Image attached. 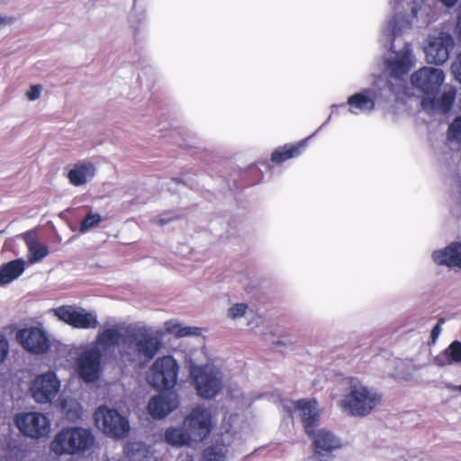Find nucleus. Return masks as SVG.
<instances>
[{
  "label": "nucleus",
  "instance_id": "nucleus-1",
  "mask_svg": "<svg viewBox=\"0 0 461 461\" xmlns=\"http://www.w3.org/2000/svg\"><path fill=\"white\" fill-rule=\"evenodd\" d=\"M393 16L384 26L381 41L390 48L384 59V70L389 77L402 79L415 66L416 58L411 43L402 38L413 29L428 26L434 21L432 7L422 0H391Z\"/></svg>",
  "mask_w": 461,
  "mask_h": 461
},
{
  "label": "nucleus",
  "instance_id": "nucleus-2",
  "mask_svg": "<svg viewBox=\"0 0 461 461\" xmlns=\"http://www.w3.org/2000/svg\"><path fill=\"white\" fill-rule=\"evenodd\" d=\"M118 346L121 360L124 364L141 366L159 351L162 341L159 334L148 326L128 325L113 321L105 322L99 330L95 345L102 353L113 350Z\"/></svg>",
  "mask_w": 461,
  "mask_h": 461
},
{
  "label": "nucleus",
  "instance_id": "nucleus-3",
  "mask_svg": "<svg viewBox=\"0 0 461 461\" xmlns=\"http://www.w3.org/2000/svg\"><path fill=\"white\" fill-rule=\"evenodd\" d=\"M445 80L442 69L423 67L411 76L412 86L424 94L421 106L429 113H446L454 103L456 90L450 87L437 97V94Z\"/></svg>",
  "mask_w": 461,
  "mask_h": 461
},
{
  "label": "nucleus",
  "instance_id": "nucleus-4",
  "mask_svg": "<svg viewBox=\"0 0 461 461\" xmlns=\"http://www.w3.org/2000/svg\"><path fill=\"white\" fill-rule=\"evenodd\" d=\"M381 400L382 395L375 388L357 378H350L347 392L339 401L338 405L347 415L366 417L377 407Z\"/></svg>",
  "mask_w": 461,
  "mask_h": 461
},
{
  "label": "nucleus",
  "instance_id": "nucleus-5",
  "mask_svg": "<svg viewBox=\"0 0 461 461\" xmlns=\"http://www.w3.org/2000/svg\"><path fill=\"white\" fill-rule=\"evenodd\" d=\"M212 429V415L208 409L197 407L185 419L184 428H168L165 440L176 447L188 445L192 439L203 440Z\"/></svg>",
  "mask_w": 461,
  "mask_h": 461
},
{
  "label": "nucleus",
  "instance_id": "nucleus-6",
  "mask_svg": "<svg viewBox=\"0 0 461 461\" xmlns=\"http://www.w3.org/2000/svg\"><path fill=\"white\" fill-rule=\"evenodd\" d=\"M393 88L383 77L375 78L372 86L348 96V111L354 115L370 114L377 105L386 101L392 95Z\"/></svg>",
  "mask_w": 461,
  "mask_h": 461
},
{
  "label": "nucleus",
  "instance_id": "nucleus-7",
  "mask_svg": "<svg viewBox=\"0 0 461 461\" xmlns=\"http://www.w3.org/2000/svg\"><path fill=\"white\" fill-rule=\"evenodd\" d=\"M179 365L172 356L158 357L147 372V382L158 390H170L177 382Z\"/></svg>",
  "mask_w": 461,
  "mask_h": 461
},
{
  "label": "nucleus",
  "instance_id": "nucleus-8",
  "mask_svg": "<svg viewBox=\"0 0 461 461\" xmlns=\"http://www.w3.org/2000/svg\"><path fill=\"white\" fill-rule=\"evenodd\" d=\"M94 442L88 429L72 428L62 429L51 443V449L58 455L73 454L87 449Z\"/></svg>",
  "mask_w": 461,
  "mask_h": 461
},
{
  "label": "nucleus",
  "instance_id": "nucleus-9",
  "mask_svg": "<svg viewBox=\"0 0 461 461\" xmlns=\"http://www.w3.org/2000/svg\"><path fill=\"white\" fill-rule=\"evenodd\" d=\"M190 377L197 394L203 399L214 398L223 386V375L213 364L192 370Z\"/></svg>",
  "mask_w": 461,
  "mask_h": 461
},
{
  "label": "nucleus",
  "instance_id": "nucleus-10",
  "mask_svg": "<svg viewBox=\"0 0 461 461\" xmlns=\"http://www.w3.org/2000/svg\"><path fill=\"white\" fill-rule=\"evenodd\" d=\"M94 420L96 428L111 438H122L130 431V423L127 418L117 410L105 405L99 406L95 410Z\"/></svg>",
  "mask_w": 461,
  "mask_h": 461
},
{
  "label": "nucleus",
  "instance_id": "nucleus-11",
  "mask_svg": "<svg viewBox=\"0 0 461 461\" xmlns=\"http://www.w3.org/2000/svg\"><path fill=\"white\" fill-rule=\"evenodd\" d=\"M14 422L18 430L27 438L41 439L47 438L50 432V420L41 412H20L14 416Z\"/></svg>",
  "mask_w": 461,
  "mask_h": 461
},
{
  "label": "nucleus",
  "instance_id": "nucleus-12",
  "mask_svg": "<svg viewBox=\"0 0 461 461\" xmlns=\"http://www.w3.org/2000/svg\"><path fill=\"white\" fill-rule=\"evenodd\" d=\"M54 315L76 329H95L98 325L97 315L81 307L63 305L52 310Z\"/></svg>",
  "mask_w": 461,
  "mask_h": 461
},
{
  "label": "nucleus",
  "instance_id": "nucleus-13",
  "mask_svg": "<svg viewBox=\"0 0 461 461\" xmlns=\"http://www.w3.org/2000/svg\"><path fill=\"white\" fill-rule=\"evenodd\" d=\"M290 414L298 412L303 423L305 432L308 436L313 433V428L316 427L320 416L318 402L313 399H302L296 402L286 401L283 403Z\"/></svg>",
  "mask_w": 461,
  "mask_h": 461
},
{
  "label": "nucleus",
  "instance_id": "nucleus-14",
  "mask_svg": "<svg viewBox=\"0 0 461 461\" xmlns=\"http://www.w3.org/2000/svg\"><path fill=\"white\" fill-rule=\"evenodd\" d=\"M60 389V381L54 372H47L35 377L31 392L32 398L38 403L50 402Z\"/></svg>",
  "mask_w": 461,
  "mask_h": 461
},
{
  "label": "nucleus",
  "instance_id": "nucleus-15",
  "mask_svg": "<svg viewBox=\"0 0 461 461\" xmlns=\"http://www.w3.org/2000/svg\"><path fill=\"white\" fill-rule=\"evenodd\" d=\"M102 354L100 348L92 346L85 349L78 357L77 360V372L86 383H92L99 378Z\"/></svg>",
  "mask_w": 461,
  "mask_h": 461
},
{
  "label": "nucleus",
  "instance_id": "nucleus-16",
  "mask_svg": "<svg viewBox=\"0 0 461 461\" xmlns=\"http://www.w3.org/2000/svg\"><path fill=\"white\" fill-rule=\"evenodd\" d=\"M453 46L454 40L447 32H441L437 36H430L424 50L428 63L436 65L445 63L448 59Z\"/></svg>",
  "mask_w": 461,
  "mask_h": 461
},
{
  "label": "nucleus",
  "instance_id": "nucleus-17",
  "mask_svg": "<svg viewBox=\"0 0 461 461\" xmlns=\"http://www.w3.org/2000/svg\"><path fill=\"white\" fill-rule=\"evenodd\" d=\"M17 339L23 348L33 354H42L50 348V341L45 330L40 327L21 330Z\"/></svg>",
  "mask_w": 461,
  "mask_h": 461
},
{
  "label": "nucleus",
  "instance_id": "nucleus-18",
  "mask_svg": "<svg viewBox=\"0 0 461 461\" xmlns=\"http://www.w3.org/2000/svg\"><path fill=\"white\" fill-rule=\"evenodd\" d=\"M178 405V395L174 392H168L150 398L147 410L153 419L161 420L176 410Z\"/></svg>",
  "mask_w": 461,
  "mask_h": 461
},
{
  "label": "nucleus",
  "instance_id": "nucleus-19",
  "mask_svg": "<svg viewBox=\"0 0 461 461\" xmlns=\"http://www.w3.org/2000/svg\"><path fill=\"white\" fill-rule=\"evenodd\" d=\"M432 258L438 265L461 268V243L452 242L446 248L434 251Z\"/></svg>",
  "mask_w": 461,
  "mask_h": 461
},
{
  "label": "nucleus",
  "instance_id": "nucleus-20",
  "mask_svg": "<svg viewBox=\"0 0 461 461\" xmlns=\"http://www.w3.org/2000/svg\"><path fill=\"white\" fill-rule=\"evenodd\" d=\"M309 437L312 438L316 451L319 453L321 451L330 452L341 446L339 438L324 429H315V428H313V433Z\"/></svg>",
  "mask_w": 461,
  "mask_h": 461
},
{
  "label": "nucleus",
  "instance_id": "nucleus-21",
  "mask_svg": "<svg viewBox=\"0 0 461 461\" xmlns=\"http://www.w3.org/2000/svg\"><path fill=\"white\" fill-rule=\"evenodd\" d=\"M23 239L27 247V258L30 264L40 262L48 256L49 248L39 241L34 232L24 233Z\"/></svg>",
  "mask_w": 461,
  "mask_h": 461
},
{
  "label": "nucleus",
  "instance_id": "nucleus-22",
  "mask_svg": "<svg viewBox=\"0 0 461 461\" xmlns=\"http://www.w3.org/2000/svg\"><path fill=\"white\" fill-rule=\"evenodd\" d=\"M25 270V261L18 258L0 267V286L11 284L23 275Z\"/></svg>",
  "mask_w": 461,
  "mask_h": 461
},
{
  "label": "nucleus",
  "instance_id": "nucleus-23",
  "mask_svg": "<svg viewBox=\"0 0 461 461\" xmlns=\"http://www.w3.org/2000/svg\"><path fill=\"white\" fill-rule=\"evenodd\" d=\"M95 168L93 164L82 162L76 164L68 173L69 182L76 186L85 185L95 176Z\"/></svg>",
  "mask_w": 461,
  "mask_h": 461
},
{
  "label": "nucleus",
  "instance_id": "nucleus-24",
  "mask_svg": "<svg viewBox=\"0 0 461 461\" xmlns=\"http://www.w3.org/2000/svg\"><path fill=\"white\" fill-rule=\"evenodd\" d=\"M308 137L296 144H286L276 149L271 156V160L275 163H282L289 158L299 156L307 145Z\"/></svg>",
  "mask_w": 461,
  "mask_h": 461
},
{
  "label": "nucleus",
  "instance_id": "nucleus-25",
  "mask_svg": "<svg viewBox=\"0 0 461 461\" xmlns=\"http://www.w3.org/2000/svg\"><path fill=\"white\" fill-rule=\"evenodd\" d=\"M434 362L439 366L461 364V341L451 342L445 350L435 357Z\"/></svg>",
  "mask_w": 461,
  "mask_h": 461
},
{
  "label": "nucleus",
  "instance_id": "nucleus-26",
  "mask_svg": "<svg viewBox=\"0 0 461 461\" xmlns=\"http://www.w3.org/2000/svg\"><path fill=\"white\" fill-rule=\"evenodd\" d=\"M166 331L176 338L199 337L202 335L203 329L199 327L186 326L177 320H169L164 323Z\"/></svg>",
  "mask_w": 461,
  "mask_h": 461
},
{
  "label": "nucleus",
  "instance_id": "nucleus-27",
  "mask_svg": "<svg viewBox=\"0 0 461 461\" xmlns=\"http://www.w3.org/2000/svg\"><path fill=\"white\" fill-rule=\"evenodd\" d=\"M185 364L186 365L189 374L195 368H203L209 363V357L204 347L194 348L185 352Z\"/></svg>",
  "mask_w": 461,
  "mask_h": 461
},
{
  "label": "nucleus",
  "instance_id": "nucleus-28",
  "mask_svg": "<svg viewBox=\"0 0 461 461\" xmlns=\"http://www.w3.org/2000/svg\"><path fill=\"white\" fill-rule=\"evenodd\" d=\"M230 433L226 430L225 433L221 435L222 445L216 444L204 450L203 461H225L229 453L227 447L231 445L230 440Z\"/></svg>",
  "mask_w": 461,
  "mask_h": 461
},
{
  "label": "nucleus",
  "instance_id": "nucleus-29",
  "mask_svg": "<svg viewBox=\"0 0 461 461\" xmlns=\"http://www.w3.org/2000/svg\"><path fill=\"white\" fill-rule=\"evenodd\" d=\"M60 406L63 414L68 420L74 422L81 419L82 407L77 400L64 398L61 401Z\"/></svg>",
  "mask_w": 461,
  "mask_h": 461
},
{
  "label": "nucleus",
  "instance_id": "nucleus-30",
  "mask_svg": "<svg viewBox=\"0 0 461 461\" xmlns=\"http://www.w3.org/2000/svg\"><path fill=\"white\" fill-rule=\"evenodd\" d=\"M129 461H153L149 450L140 443H132L127 447Z\"/></svg>",
  "mask_w": 461,
  "mask_h": 461
},
{
  "label": "nucleus",
  "instance_id": "nucleus-31",
  "mask_svg": "<svg viewBox=\"0 0 461 461\" xmlns=\"http://www.w3.org/2000/svg\"><path fill=\"white\" fill-rule=\"evenodd\" d=\"M251 313V311L249 310L248 304L244 303H238L231 305L227 311L228 318L237 321L244 316H247Z\"/></svg>",
  "mask_w": 461,
  "mask_h": 461
},
{
  "label": "nucleus",
  "instance_id": "nucleus-32",
  "mask_svg": "<svg viewBox=\"0 0 461 461\" xmlns=\"http://www.w3.org/2000/svg\"><path fill=\"white\" fill-rule=\"evenodd\" d=\"M450 212L455 217L461 218V185L452 188Z\"/></svg>",
  "mask_w": 461,
  "mask_h": 461
},
{
  "label": "nucleus",
  "instance_id": "nucleus-33",
  "mask_svg": "<svg viewBox=\"0 0 461 461\" xmlns=\"http://www.w3.org/2000/svg\"><path fill=\"white\" fill-rule=\"evenodd\" d=\"M102 221V217L97 213H89L86 216V218L82 221L80 225V232L86 233L89 231L94 227L97 226Z\"/></svg>",
  "mask_w": 461,
  "mask_h": 461
},
{
  "label": "nucleus",
  "instance_id": "nucleus-34",
  "mask_svg": "<svg viewBox=\"0 0 461 461\" xmlns=\"http://www.w3.org/2000/svg\"><path fill=\"white\" fill-rule=\"evenodd\" d=\"M448 138L461 143V116L456 118L449 125Z\"/></svg>",
  "mask_w": 461,
  "mask_h": 461
},
{
  "label": "nucleus",
  "instance_id": "nucleus-35",
  "mask_svg": "<svg viewBox=\"0 0 461 461\" xmlns=\"http://www.w3.org/2000/svg\"><path fill=\"white\" fill-rule=\"evenodd\" d=\"M230 400L234 401L237 404L241 407L249 406L250 404V399L246 398L243 392L240 389H231L229 393Z\"/></svg>",
  "mask_w": 461,
  "mask_h": 461
},
{
  "label": "nucleus",
  "instance_id": "nucleus-36",
  "mask_svg": "<svg viewBox=\"0 0 461 461\" xmlns=\"http://www.w3.org/2000/svg\"><path fill=\"white\" fill-rule=\"evenodd\" d=\"M9 352V342L6 338L0 334V365L5 360Z\"/></svg>",
  "mask_w": 461,
  "mask_h": 461
},
{
  "label": "nucleus",
  "instance_id": "nucleus-37",
  "mask_svg": "<svg viewBox=\"0 0 461 461\" xmlns=\"http://www.w3.org/2000/svg\"><path fill=\"white\" fill-rule=\"evenodd\" d=\"M451 70L454 77L461 83V52L452 63Z\"/></svg>",
  "mask_w": 461,
  "mask_h": 461
},
{
  "label": "nucleus",
  "instance_id": "nucleus-38",
  "mask_svg": "<svg viewBox=\"0 0 461 461\" xmlns=\"http://www.w3.org/2000/svg\"><path fill=\"white\" fill-rule=\"evenodd\" d=\"M42 91V87L41 85H34L30 87V89L26 92V97L30 101H35L41 96V93Z\"/></svg>",
  "mask_w": 461,
  "mask_h": 461
},
{
  "label": "nucleus",
  "instance_id": "nucleus-39",
  "mask_svg": "<svg viewBox=\"0 0 461 461\" xmlns=\"http://www.w3.org/2000/svg\"><path fill=\"white\" fill-rule=\"evenodd\" d=\"M456 34L457 36L458 41H461V7L458 8L457 20L456 25Z\"/></svg>",
  "mask_w": 461,
  "mask_h": 461
},
{
  "label": "nucleus",
  "instance_id": "nucleus-40",
  "mask_svg": "<svg viewBox=\"0 0 461 461\" xmlns=\"http://www.w3.org/2000/svg\"><path fill=\"white\" fill-rule=\"evenodd\" d=\"M440 332H441V325H440V323H438L434 326V328L431 330V338H432L433 342H435V340L438 339Z\"/></svg>",
  "mask_w": 461,
  "mask_h": 461
},
{
  "label": "nucleus",
  "instance_id": "nucleus-41",
  "mask_svg": "<svg viewBox=\"0 0 461 461\" xmlns=\"http://www.w3.org/2000/svg\"><path fill=\"white\" fill-rule=\"evenodd\" d=\"M446 6L451 7L456 5L457 0H440Z\"/></svg>",
  "mask_w": 461,
  "mask_h": 461
},
{
  "label": "nucleus",
  "instance_id": "nucleus-42",
  "mask_svg": "<svg viewBox=\"0 0 461 461\" xmlns=\"http://www.w3.org/2000/svg\"><path fill=\"white\" fill-rule=\"evenodd\" d=\"M453 391H457L461 393V384L460 385H454L451 387Z\"/></svg>",
  "mask_w": 461,
  "mask_h": 461
},
{
  "label": "nucleus",
  "instance_id": "nucleus-43",
  "mask_svg": "<svg viewBox=\"0 0 461 461\" xmlns=\"http://www.w3.org/2000/svg\"><path fill=\"white\" fill-rule=\"evenodd\" d=\"M5 20L4 18L0 17V28H1L3 25H5Z\"/></svg>",
  "mask_w": 461,
  "mask_h": 461
},
{
  "label": "nucleus",
  "instance_id": "nucleus-44",
  "mask_svg": "<svg viewBox=\"0 0 461 461\" xmlns=\"http://www.w3.org/2000/svg\"><path fill=\"white\" fill-rule=\"evenodd\" d=\"M322 126H324V125L322 124L320 128H318V129L315 131V132H313V135H316V133H318V132L321 131V128Z\"/></svg>",
  "mask_w": 461,
  "mask_h": 461
},
{
  "label": "nucleus",
  "instance_id": "nucleus-45",
  "mask_svg": "<svg viewBox=\"0 0 461 461\" xmlns=\"http://www.w3.org/2000/svg\"><path fill=\"white\" fill-rule=\"evenodd\" d=\"M322 126H324V125L322 124L320 128H318V129L315 131V132H313V135H316V133H318V132L321 131V128Z\"/></svg>",
  "mask_w": 461,
  "mask_h": 461
},
{
  "label": "nucleus",
  "instance_id": "nucleus-46",
  "mask_svg": "<svg viewBox=\"0 0 461 461\" xmlns=\"http://www.w3.org/2000/svg\"><path fill=\"white\" fill-rule=\"evenodd\" d=\"M322 126H324V125L322 124L320 128H318V129L315 131V132H313V135H316V133H318V132L321 131V128Z\"/></svg>",
  "mask_w": 461,
  "mask_h": 461
},
{
  "label": "nucleus",
  "instance_id": "nucleus-47",
  "mask_svg": "<svg viewBox=\"0 0 461 461\" xmlns=\"http://www.w3.org/2000/svg\"><path fill=\"white\" fill-rule=\"evenodd\" d=\"M322 126H324V125L322 124L320 128H318V129L315 131V132H313V135H316V133H318V132L321 131V128Z\"/></svg>",
  "mask_w": 461,
  "mask_h": 461
},
{
  "label": "nucleus",
  "instance_id": "nucleus-48",
  "mask_svg": "<svg viewBox=\"0 0 461 461\" xmlns=\"http://www.w3.org/2000/svg\"><path fill=\"white\" fill-rule=\"evenodd\" d=\"M322 126H324V125L322 124L320 128H318V129L315 131V132H313V135H316V133H318V132L321 131V128Z\"/></svg>",
  "mask_w": 461,
  "mask_h": 461
},
{
  "label": "nucleus",
  "instance_id": "nucleus-49",
  "mask_svg": "<svg viewBox=\"0 0 461 461\" xmlns=\"http://www.w3.org/2000/svg\"><path fill=\"white\" fill-rule=\"evenodd\" d=\"M158 222H159L160 224H164V223H166V222H167V221H165L164 219H159Z\"/></svg>",
  "mask_w": 461,
  "mask_h": 461
},
{
  "label": "nucleus",
  "instance_id": "nucleus-50",
  "mask_svg": "<svg viewBox=\"0 0 461 461\" xmlns=\"http://www.w3.org/2000/svg\"><path fill=\"white\" fill-rule=\"evenodd\" d=\"M330 120V115L328 117V120L323 123V125H325L326 123H328V122Z\"/></svg>",
  "mask_w": 461,
  "mask_h": 461
},
{
  "label": "nucleus",
  "instance_id": "nucleus-51",
  "mask_svg": "<svg viewBox=\"0 0 461 461\" xmlns=\"http://www.w3.org/2000/svg\"><path fill=\"white\" fill-rule=\"evenodd\" d=\"M336 107H338V105H337V104H333V105L331 106V108H332V109H334V108H336Z\"/></svg>",
  "mask_w": 461,
  "mask_h": 461
},
{
  "label": "nucleus",
  "instance_id": "nucleus-52",
  "mask_svg": "<svg viewBox=\"0 0 461 461\" xmlns=\"http://www.w3.org/2000/svg\"><path fill=\"white\" fill-rule=\"evenodd\" d=\"M185 461H194V460L191 458H187Z\"/></svg>",
  "mask_w": 461,
  "mask_h": 461
}]
</instances>
